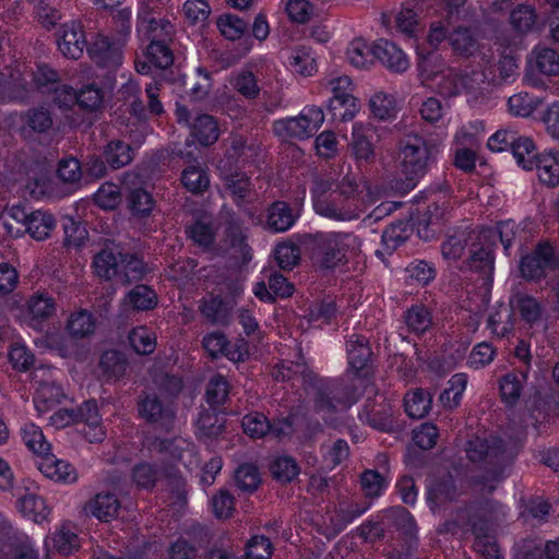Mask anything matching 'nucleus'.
I'll return each instance as SVG.
<instances>
[{
    "label": "nucleus",
    "mask_w": 559,
    "mask_h": 559,
    "mask_svg": "<svg viewBox=\"0 0 559 559\" xmlns=\"http://www.w3.org/2000/svg\"><path fill=\"white\" fill-rule=\"evenodd\" d=\"M371 349L368 340L361 335H352L347 341L348 368L355 374L350 386L340 388L323 381L310 385L308 395L313 400L314 408L322 414L325 421L332 420V411H342L358 399L357 390L365 389L372 393L373 385L368 379Z\"/></svg>",
    "instance_id": "1"
},
{
    "label": "nucleus",
    "mask_w": 559,
    "mask_h": 559,
    "mask_svg": "<svg viewBox=\"0 0 559 559\" xmlns=\"http://www.w3.org/2000/svg\"><path fill=\"white\" fill-rule=\"evenodd\" d=\"M418 71L423 84L435 88L444 97H453L462 92L476 93L486 82L481 71H472L469 75L462 74L445 66L444 60L437 53L420 56Z\"/></svg>",
    "instance_id": "2"
},
{
    "label": "nucleus",
    "mask_w": 559,
    "mask_h": 559,
    "mask_svg": "<svg viewBox=\"0 0 559 559\" xmlns=\"http://www.w3.org/2000/svg\"><path fill=\"white\" fill-rule=\"evenodd\" d=\"M438 153L437 144L416 133L406 134L400 141L396 157L399 169L404 176L400 190H413L436 163Z\"/></svg>",
    "instance_id": "3"
},
{
    "label": "nucleus",
    "mask_w": 559,
    "mask_h": 559,
    "mask_svg": "<svg viewBox=\"0 0 559 559\" xmlns=\"http://www.w3.org/2000/svg\"><path fill=\"white\" fill-rule=\"evenodd\" d=\"M333 182L330 179L319 178L312 187L313 209L320 216L338 221L349 222L359 217L364 207L359 204L346 202V199L332 192Z\"/></svg>",
    "instance_id": "4"
},
{
    "label": "nucleus",
    "mask_w": 559,
    "mask_h": 559,
    "mask_svg": "<svg viewBox=\"0 0 559 559\" xmlns=\"http://www.w3.org/2000/svg\"><path fill=\"white\" fill-rule=\"evenodd\" d=\"M321 252V265L336 267L360 253L362 240L354 233L330 231L316 235Z\"/></svg>",
    "instance_id": "5"
},
{
    "label": "nucleus",
    "mask_w": 559,
    "mask_h": 559,
    "mask_svg": "<svg viewBox=\"0 0 559 559\" xmlns=\"http://www.w3.org/2000/svg\"><path fill=\"white\" fill-rule=\"evenodd\" d=\"M131 10L128 8L117 11L114 15V22L118 29L117 38L99 36L88 48L91 57L100 66L116 67L121 62L122 47L131 32Z\"/></svg>",
    "instance_id": "6"
},
{
    "label": "nucleus",
    "mask_w": 559,
    "mask_h": 559,
    "mask_svg": "<svg viewBox=\"0 0 559 559\" xmlns=\"http://www.w3.org/2000/svg\"><path fill=\"white\" fill-rule=\"evenodd\" d=\"M322 85L332 94L328 107L336 119L352 120L360 109L358 99L353 95L354 83L347 75L325 78Z\"/></svg>",
    "instance_id": "7"
},
{
    "label": "nucleus",
    "mask_w": 559,
    "mask_h": 559,
    "mask_svg": "<svg viewBox=\"0 0 559 559\" xmlns=\"http://www.w3.org/2000/svg\"><path fill=\"white\" fill-rule=\"evenodd\" d=\"M324 122V114L320 107H305L297 117L276 120L273 123L274 133L283 139H308L313 135Z\"/></svg>",
    "instance_id": "8"
},
{
    "label": "nucleus",
    "mask_w": 559,
    "mask_h": 559,
    "mask_svg": "<svg viewBox=\"0 0 559 559\" xmlns=\"http://www.w3.org/2000/svg\"><path fill=\"white\" fill-rule=\"evenodd\" d=\"M147 449L152 456L170 463L181 462L188 469H193L199 465L194 445L183 438L154 439L148 442Z\"/></svg>",
    "instance_id": "9"
},
{
    "label": "nucleus",
    "mask_w": 559,
    "mask_h": 559,
    "mask_svg": "<svg viewBox=\"0 0 559 559\" xmlns=\"http://www.w3.org/2000/svg\"><path fill=\"white\" fill-rule=\"evenodd\" d=\"M515 443H504L499 438L485 440L476 438L468 441L466 448L467 457L473 462L485 461L496 465L510 461L514 456Z\"/></svg>",
    "instance_id": "10"
},
{
    "label": "nucleus",
    "mask_w": 559,
    "mask_h": 559,
    "mask_svg": "<svg viewBox=\"0 0 559 559\" xmlns=\"http://www.w3.org/2000/svg\"><path fill=\"white\" fill-rule=\"evenodd\" d=\"M10 216L25 227V231L36 241H43L50 237L56 228L55 216L43 210L27 213L21 205H13L9 212Z\"/></svg>",
    "instance_id": "11"
},
{
    "label": "nucleus",
    "mask_w": 559,
    "mask_h": 559,
    "mask_svg": "<svg viewBox=\"0 0 559 559\" xmlns=\"http://www.w3.org/2000/svg\"><path fill=\"white\" fill-rule=\"evenodd\" d=\"M57 312V302L48 293H34L25 302L21 320L28 326L40 330L43 323Z\"/></svg>",
    "instance_id": "12"
},
{
    "label": "nucleus",
    "mask_w": 559,
    "mask_h": 559,
    "mask_svg": "<svg viewBox=\"0 0 559 559\" xmlns=\"http://www.w3.org/2000/svg\"><path fill=\"white\" fill-rule=\"evenodd\" d=\"M362 391L368 397L362 412L359 414L360 420L380 430L392 428V412L388 400L382 394H378L374 389L372 393L365 389Z\"/></svg>",
    "instance_id": "13"
},
{
    "label": "nucleus",
    "mask_w": 559,
    "mask_h": 559,
    "mask_svg": "<svg viewBox=\"0 0 559 559\" xmlns=\"http://www.w3.org/2000/svg\"><path fill=\"white\" fill-rule=\"evenodd\" d=\"M555 264L554 249L548 243H540L531 253L523 255L519 269L526 280H538Z\"/></svg>",
    "instance_id": "14"
},
{
    "label": "nucleus",
    "mask_w": 559,
    "mask_h": 559,
    "mask_svg": "<svg viewBox=\"0 0 559 559\" xmlns=\"http://www.w3.org/2000/svg\"><path fill=\"white\" fill-rule=\"evenodd\" d=\"M332 192L346 199V202L359 204L364 210L379 200V195L367 183L359 182L353 175H345Z\"/></svg>",
    "instance_id": "15"
},
{
    "label": "nucleus",
    "mask_w": 559,
    "mask_h": 559,
    "mask_svg": "<svg viewBox=\"0 0 559 559\" xmlns=\"http://www.w3.org/2000/svg\"><path fill=\"white\" fill-rule=\"evenodd\" d=\"M59 51L69 59H79L86 47L82 26L71 21L62 25L57 39Z\"/></svg>",
    "instance_id": "16"
},
{
    "label": "nucleus",
    "mask_w": 559,
    "mask_h": 559,
    "mask_svg": "<svg viewBox=\"0 0 559 559\" xmlns=\"http://www.w3.org/2000/svg\"><path fill=\"white\" fill-rule=\"evenodd\" d=\"M373 55L382 64L393 72H405L411 66L406 53L395 44L386 39H379L373 44Z\"/></svg>",
    "instance_id": "17"
},
{
    "label": "nucleus",
    "mask_w": 559,
    "mask_h": 559,
    "mask_svg": "<svg viewBox=\"0 0 559 559\" xmlns=\"http://www.w3.org/2000/svg\"><path fill=\"white\" fill-rule=\"evenodd\" d=\"M37 467L47 478L57 483L72 484L78 479V473L70 463L49 452L38 459Z\"/></svg>",
    "instance_id": "18"
},
{
    "label": "nucleus",
    "mask_w": 559,
    "mask_h": 559,
    "mask_svg": "<svg viewBox=\"0 0 559 559\" xmlns=\"http://www.w3.org/2000/svg\"><path fill=\"white\" fill-rule=\"evenodd\" d=\"M120 507L114 493L99 492L86 502L84 511L102 522H109L118 515Z\"/></svg>",
    "instance_id": "19"
},
{
    "label": "nucleus",
    "mask_w": 559,
    "mask_h": 559,
    "mask_svg": "<svg viewBox=\"0 0 559 559\" xmlns=\"http://www.w3.org/2000/svg\"><path fill=\"white\" fill-rule=\"evenodd\" d=\"M174 27L171 23L164 19H157L143 9L139 16L138 33L147 40L166 41L173 35Z\"/></svg>",
    "instance_id": "20"
},
{
    "label": "nucleus",
    "mask_w": 559,
    "mask_h": 559,
    "mask_svg": "<svg viewBox=\"0 0 559 559\" xmlns=\"http://www.w3.org/2000/svg\"><path fill=\"white\" fill-rule=\"evenodd\" d=\"M80 421L84 424L82 432L88 442H102L106 438V430L95 402H85L80 407Z\"/></svg>",
    "instance_id": "21"
},
{
    "label": "nucleus",
    "mask_w": 559,
    "mask_h": 559,
    "mask_svg": "<svg viewBox=\"0 0 559 559\" xmlns=\"http://www.w3.org/2000/svg\"><path fill=\"white\" fill-rule=\"evenodd\" d=\"M537 177L543 185L555 187L559 183V151L546 150L535 159Z\"/></svg>",
    "instance_id": "22"
},
{
    "label": "nucleus",
    "mask_w": 559,
    "mask_h": 559,
    "mask_svg": "<svg viewBox=\"0 0 559 559\" xmlns=\"http://www.w3.org/2000/svg\"><path fill=\"white\" fill-rule=\"evenodd\" d=\"M190 136L201 146L214 144L219 136V128L214 117L210 115H199L190 124Z\"/></svg>",
    "instance_id": "23"
},
{
    "label": "nucleus",
    "mask_w": 559,
    "mask_h": 559,
    "mask_svg": "<svg viewBox=\"0 0 559 559\" xmlns=\"http://www.w3.org/2000/svg\"><path fill=\"white\" fill-rule=\"evenodd\" d=\"M157 305V296L146 285H138L131 289L121 301V311H147Z\"/></svg>",
    "instance_id": "24"
},
{
    "label": "nucleus",
    "mask_w": 559,
    "mask_h": 559,
    "mask_svg": "<svg viewBox=\"0 0 559 559\" xmlns=\"http://www.w3.org/2000/svg\"><path fill=\"white\" fill-rule=\"evenodd\" d=\"M298 213H295L287 203L274 202L267 210L266 227L274 233H284L290 229Z\"/></svg>",
    "instance_id": "25"
},
{
    "label": "nucleus",
    "mask_w": 559,
    "mask_h": 559,
    "mask_svg": "<svg viewBox=\"0 0 559 559\" xmlns=\"http://www.w3.org/2000/svg\"><path fill=\"white\" fill-rule=\"evenodd\" d=\"M45 546L60 554L70 555L79 549L80 539L74 527L70 523H64L45 539Z\"/></svg>",
    "instance_id": "26"
},
{
    "label": "nucleus",
    "mask_w": 559,
    "mask_h": 559,
    "mask_svg": "<svg viewBox=\"0 0 559 559\" xmlns=\"http://www.w3.org/2000/svg\"><path fill=\"white\" fill-rule=\"evenodd\" d=\"M527 376L524 371L510 372L499 380V392L502 403L514 406L523 394Z\"/></svg>",
    "instance_id": "27"
},
{
    "label": "nucleus",
    "mask_w": 559,
    "mask_h": 559,
    "mask_svg": "<svg viewBox=\"0 0 559 559\" xmlns=\"http://www.w3.org/2000/svg\"><path fill=\"white\" fill-rule=\"evenodd\" d=\"M64 397L63 390L50 379H44L36 388L34 405L38 414L48 412Z\"/></svg>",
    "instance_id": "28"
},
{
    "label": "nucleus",
    "mask_w": 559,
    "mask_h": 559,
    "mask_svg": "<svg viewBox=\"0 0 559 559\" xmlns=\"http://www.w3.org/2000/svg\"><path fill=\"white\" fill-rule=\"evenodd\" d=\"M66 330L73 338H85L94 334L96 320L88 310L79 309L70 313Z\"/></svg>",
    "instance_id": "29"
},
{
    "label": "nucleus",
    "mask_w": 559,
    "mask_h": 559,
    "mask_svg": "<svg viewBox=\"0 0 559 559\" xmlns=\"http://www.w3.org/2000/svg\"><path fill=\"white\" fill-rule=\"evenodd\" d=\"M530 64L544 75L559 74V55L549 47L537 46L531 52Z\"/></svg>",
    "instance_id": "30"
},
{
    "label": "nucleus",
    "mask_w": 559,
    "mask_h": 559,
    "mask_svg": "<svg viewBox=\"0 0 559 559\" xmlns=\"http://www.w3.org/2000/svg\"><path fill=\"white\" fill-rule=\"evenodd\" d=\"M139 414L146 421L160 424L162 426H167L174 417L173 409L163 406L155 396H146L139 403Z\"/></svg>",
    "instance_id": "31"
},
{
    "label": "nucleus",
    "mask_w": 559,
    "mask_h": 559,
    "mask_svg": "<svg viewBox=\"0 0 559 559\" xmlns=\"http://www.w3.org/2000/svg\"><path fill=\"white\" fill-rule=\"evenodd\" d=\"M449 45L457 56L469 57L479 50L475 34L465 27H457L448 36Z\"/></svg>",
    "instance_id": "32"
},
{
    "label": "nucleus",
    "mask_w": 559,
    "mask_h": 559,
    "mask_svg": "<svg viewBox=\"0 0 559 559\" xmlns=\"http://www.w3.org/2000/svg\"><path fill=\"white\" fill-rule=\"evenodd\" d=\"M369 132L370 130L362 123L353 124L350 146L354 156L359 160L368 162L374 156V147Z\"/></svg>",
    "instance_id": "33"
},
{
    "label": "nucleus",
    "mask_w": 559,
    "mask_h": 559,
    "mask_svg": "<svg viewBox=\"0 0 559 559\" xmlns=\"http://www.w3.org/2000/svg\"><path fill=\"white\" fill-rule=\"evenodd\" d=\"M511 311L518 312L523 320L534 323L539 320L543 308L538 300L526 294H515L510 299Z\"/></svg>",
    "instance_id": "34"
},
{
    "label": "nucleus",
    "mask_w": 559,
    "mask_h": 559,
    "mask_svg": "<svg viewBox=\"0 0 559 559\" xmlns=\"http://www.w3.org/2000/svg\"><path fill=\"white\" fill-rule=\"evenodd\" d=\"M369 107L374 118L392 120L397 114V103L393 94L376 92L369 99Z\"/></svg>",
    "instance_id": "35"
},
{
    "label": "nucleus",
    "mask_w": 559,
    "mask_h": 559,
    "mask_svg": "<svg viewBox=\"0 0 559 559\" xmlns=\"http://www.w3.org/2000/svg\"><path fill=\"white\" fill-rule=\"evenodd\" d=\"M513 156L520 167L525 170H533L535 166L536 146L534 141L528 136L516 135L512 144Z\"/></svg>",
    "instance_id": "36"
},
{
    "label": "nucleus",
    "mask_w": 559,
    "mask_h": 559,
    "mask_svg": "<svg viewBox=\"0 0 559 559\" xmlns=\"http://www.w3.org/2000/svg\"><path fill=\"white\" fill-rule=\"evenodd\" d=\"M431 402L432 399L428 392L415 389L404 397L405 412L412 418H423L429 413Z\"/></svg>",
    "instance_id": "37"
},
{
    "label": "nucleus",
    "mask_w": 559,
    "mask_h": 559,
    "mask_svg": "<svg viewBox=\"0 0 559 559\" xmlns=\"http://www.w3.org/2000/svg\"><path fill=\"white\" fill-rule=\"evenodd\" d=\"M467 386V376L456 373L448 381V386L440 395V402L447 408H455L460 405Z\"/></svg>",
    "instance_id": "38"
},
{
    "label": "nucleus",
    "mask_w": 559,
    "mask_h": 559,
    "mask_svg": "<svg viewBox=\"0 0 559 559\" xmlns=\"http://www.w3.org/2000/svg\"><path fill=\"white\" fill-rule=\"evenodd\" d=\"M25 445L35 453L38 459L50 451V443L46 440L41 429L35 424H25L21 429Z\"/></svg>",
    "instance_id": "39"
},
{
    "label": "nucleus",
    "mask_w": 559,
    "mask_h": 559,
    "mask_svg": "<svg viewBox=\"0 0 559 559\" xmlns=\"http://www.w3.org/2000/svg\"><path fill=\"white\" fill-rule=\"evenodd\" d=\"M348 62L358 69H366L377 59L373 55V45L369 46L364 39L353 40L346 51Z\"/></svg>",
    "instance_id": "40"
},
{
    "label": "nucleus",
    "mask_w": 559,
    "mask_h": 559,
    "mask_svg": "<svg viewBox=\"0 0 559 559\" xmlns=\"http://www.w3.org/2000/svg\"><path fill=\"white\" fill-rule=\"evenodd\" d=\"M181 182L188 191L202 193L210 186V177L200 165H189L182 170Z\"/></svg>",
    "instance_id": "41"
},
{
    "label": "nucleus",
    "mask_w": 559,
    "mask_h": 559,
    "mask_svg": "<svg viewBox=\"0 0 559 559\" xmlns=\"http://www.w3.org/2000/svg\"><path fill=\"white\" fill-rule=\"evenodd\" d=\"M129 344L136 354L150 355L156 348V335L148 328L140 325L129 333Z\"/></svg>",
    "instance_id": "42"
},
{
    "label": "nucleus",
    "mask_w": 559,
    "mask_h": 559,
    "mask_svg": "<svg viewBox=\"0 0 559 559\" xmlns=\"http://www.w3.org/2000/svg\"><path fill=\"white\" fill-rule=\"evenodd\" d=\"M221 35L228 40L240 39L247 32V23L239 16L226 13L216 20Z\"/></svg>",
    "instance_id": "43"
},
{
    "label": "nucleus",
    "mask_w": 559,
    "mask_h": 559,
    "mask_svg": "<svg viewBox=\"0 0 559 559\" xmlns=\"http://www.w3.org/2000/svg\"><path fill=\"white\" fill-rule=\"evenodd\" d=\"M516 234V225L513 221H506L498 224L497 228H488L480 233L481 240H489L493 242L499 237L503 245L506 254H510L509 250L512 247L513 239Z\"/></svg>",
    "instance_id": "44"
},
{
    "label": "nucleus",
    "mask_w": 559,
    "mask_h": 559,
    "mask_svg": "<svg viewBox=\"0 0 559 559\" xmlns=\"http://www.w3.org/2000/svg\"><path fill=\"white\" fill-rule=\"evenodd\" d=\"M224 428V419L213 411H203L197 420V431L200 438L211 439L217 437Z\"/></svg>",
    "instance_id": "45"
},
{
    "label": "nucleus",
    "mask_w": 559,
    "mask_h": 559,
    "mask_svg": "<svg viewBox=\"0 0 559 559\" xmlns=\"http://www.w3.org/2000/svg\"><path fill=\"white\" fill-rule=\"evenodd\" d=\"M540 103L538 97L521 92L509 97L508 109L512 116L525 118L531 116Z\"/></svg>",
    "instance_id": "46"
},
{
    "label": "nucleus",
    "mask_w": 559,
    "mask_h": 559,
    "mask_svg": "<svg viewBox=\"0 0 559 559\" xmlns=\"http://www.w3.org/2000/svg\"><path fill=\"white\" fill-rule=\"evenodd\" d=\"M288 66L294 72L304 76H310L317 71L314 58L310 49L306 47H297L292 50L288 57Z\"/></svg>",
    "instance_id": "47"
},
{
    "label": "nucleus",
    "mask_w": 559,
    "mask_h": 559,
    "mask_svg": "<svg viewBox=\"0 0 559 559\" xmlns=\"http://www.w3.org/2000/svg\"><path fill=\"white\" fill-rule=\"evenodd\" d=\"M95 274L104 280H110L119 274V254L110 250L100 251L93 261Z\"/></svg>",
    "instance_id": "48"
},
{
    "label": "nucleus",
    "mask_w": 559,
    "mask_h": 559,
    "mask_svg": "<svg viewBox=\"0 0 559 559\" xmlns=\"http://www.w3.org/2000/svg\"><path fill=\"white\" fill-rule=\"evenodd\" d=\"M181 11L188 24L203 26L211 14V7L205 0H187Z\"/></svg>",
    "instance_id": "49"
},
{
    "label": "nucleus",
    "mask_w": 559,
    "mask_h": 559,
    "mask_svg": "<svg viewBox=\"0 0 559 559\" xmlns=\"http://www.w3.org/2000/svg\"><path fill=\"white\" fill-rule=\"evenodd\" d=\"M57 80V72L43 64L37 66L36 71L32 73H23L21 79H14V81L20 82L22 85L29 84L32 87L38 90L55 84Z\"/></svg>",
    "instance_id": "50"
},
{
    "label": "nucleus",
    "mask_w": 559,
    "mask_h": 559,
    "mask_svg": "<svg viewBox=\"0 0 559 559\" xmlns=\"http://www.w3.org/2000/svg\"><path fill=\"white\" fill-rule=\"evenodd\" d=\"M471 266L478 270L486 282L492 280L495 269V257L491 245L480 247L478 250L473 251L471 258Z\"/></svg>",
    "instance_id": "51"
},
{
    "label": "nucleus",
    "mask_w": 559,
    "mask_h": 559,
    "mask_svg": "<svg viewBox=\"0 0 559 559\" xmlns=\"http://www.w3.org/2000/svg\"><path fill=\"white\" fill-rule=\"evenodd\" d=\"M274 258L282 270H293L300 261V248L293 241H283L275 247Z\"/></svg>",
    "instance_id": "52"
},
{
    "label": "nucleus",
    "mask_w": 559,
    "mask_h": 559,
    "mask_svg": "<svg viewBox=\"0 0 559 559\" xmlns=\"http://www.w3.org/2000/svg\"><path fill=\"white\" fill-rule=\"evenodd\" d=\"M106 162L110 167L118 169L128 165L132 158V150L129 144L121 141L108 143L105 150Z\"/></svg>",
    "instance_id": "53"
},
{
    "label": "nucleus",
    "mask_w": 559,
    "mask_h": 559,
    "mask_svg": "<svg viewBox=\"0 0 559 559\" xmlns=\"http://www.w3.org/2000/svg\"><path fill=\"white\" fill-rule=\"evenodd\" d=\"M511 309L507 306H499L488 318V328L497 336H506L513 326Z\"/></svg>",
    "instance_id": "54"
},
{
    "label": "nucleus",
    "mask_w": 559,
    "mask_h": 559,
    "mask_svg": "<svg viewBox=\"0 0 559 559\" xmlns=\"http://www.w3.org/2000/svg\"><path fill=\"white\" fill-rule=\"evenodd\" d=\"M361 489L367 497L376 498L383 493L389 479L386 475L374 469H367L360 477Z\"/></svg>",
    "instance_id": "55"
},
{
    "label": "nucleus",
    "mask_w": 559,
    "mask_h": 559,
    "mask_svg": "<svg viewBox=\"0 0 559 559\" xmlns=\"http://www.w3.org/2000/svg\"><path fill=\"white\" fill-rule=\"evenodd\" d=\"M145 273L143 261L133 255H122L119 253V274L123 282L130 283L139 281Z\"/></svg>",
    "instance_id": "56"
},
{
    "label": "nucleus",
    "mask_w": 559,
    "mask_h": 559,
    "mask_svg": "<svg viewBox=\"0 0 559 559\" xmlns=\"http://www.w3.org/2000/svg\"><path fill=\"white\" fill-rule=\"evenodd\" d=\"M64 246L68 248H80L87 240L88 233L82 223L67 217L63 222Z\"/></svg>",
    "instance_id": "57"
},
{
    "label": "nucleus",
    "mask_w": 559,
    "mask_h": 559,
    "mask_svg": "<svg viewBox=\"0 0 559 559\" xmlns=\"http://www.w3.org/2000/svg\"><path fill=\"white\" fill-rule=\"evenodd\" d=\"M271 472L277 480L289 483L299 474V467L293 457L284 455L272 462Z\"/></svg>",
    "instance_id": "58"
},
{
    "label": "nucleus",
    "mask_w": 559,
    "mask_h": 559,
    "mask_svg": "<svg viewBox=\"0 0 559 559\" xmlns=\"http://www.w3.org/2000/svg\"><path fill=\"white\" fill-rule=\"evenodd\" d=\"M229 392V384L222 374H215L209 381L206 388V401L211 406H217L225 403Z\"/></svg>",
    "instance_id": "59"
},
{
    "label": "nucleus",
    "mask_w": 559,
    "mask_h": 559,
    "mask_svg": "<svg viewBox=\"0 0 559 559\" xmlns=\"http://www.w3.org/2000/svg\"><path fill=\"white\" fill-rule=\"evenodd\" d=\"M405 322L411 331L423 334L430 328L431 317L424 306H415L406 312Z\"/></svg>",
    "instance_id": "60"
},
{
    "label": "nucleus",
    "mask_w": 559,
    "mask_h": 559,
    "mask_svg": "<svg viewBox=\"0 0 559 559\" xmlns=\"http://www.w3.org/2000/svg\"><path fill=\"white\" fill-rule=\"evenodd\" d=\"M19 510L35 522H40L47 515V509L41 498L26 495L19 500Z\"/></svg>",
    "instance_id": "61"
},
{
    "label": "nucleus",
    "mask_w": 559,
    "mask_h": 559,
    "mask_svg": "<svg viewBox=\"0 0 559 559\" xmlns=\"http://www.w3.org/2000/svg\"><path fill=\"white\" fill-rule=\"evenodd\" d=\"M273 546L263 535L252 536L246 544L245 559H270Z\"/></svg>",
    "instance_id": "62"
},
{
    "label": "nucleus",
    "mask_w": 559,
    "mask_h": 559,
    "mask_svg": "<svg viewBox=\"0 0 559 559\" xmlns=\"http://www.w3.org/2000/svg\"><path fill=\"white\" fill-rule=\"evenodd\" d=\"M242 428L251 438H262L269 435L271 424L263 414L253 413L243 417Z\"/></svg>",
    "instance_id": "63"
},
{
    "label": "nucleus",
    "mask_w": 559,
    "mask_h": 559,
    "mask_svg": "<svg viewBox=\"0 0 559 559\" xmlns=\"http://www.w3.org/2000/svg\"><path fill=\"white\" fill-rule=\"evenodd\" d=\"M521 559H559V539L548 542L544 548L527 545Z\"/></svg>",
    "instance_id": "64"
}]
</instances>
